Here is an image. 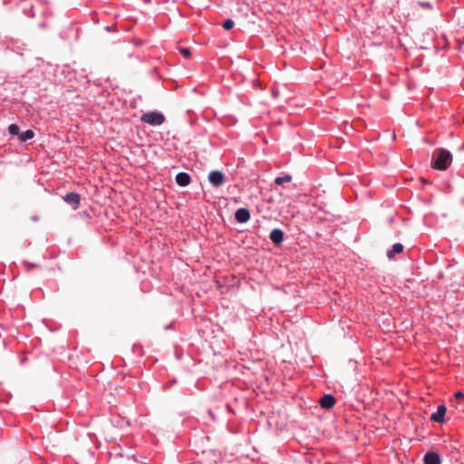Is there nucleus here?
Returning <instances> with one entry per match:
<instances>
[{
    "label": "nucleus",
    "instance_id": "obj_10",
    "mask_svg": "<svg viewBox=\"0 0 464 464\" xmlns=\"http://www.w3.org/2000/svg\"><path fill=\"white\" fill-rule=\"evenodd\" d=\"M423 462L424 464H440L441 459L437 452L428 451L423 457Z\"/></svg>",
    "mask_w": 464,
    "mask_h": 464
},
{
    "label": "nucleus",
    "instance_id": "obj_19",
    "mask_svg": "<svg viewBox=\"0 0 464 464\" xmlns=\"http://www.w3.org/2000/svg\"><path fill=\"white\" fill-rule=\"evenodd\" d=\"M180 53H181V54H182L185 58H188V57H189V56H190V51H189V49H188V48H183V49H181Z\"/></svg>",
    "mask_w": 464,
    "mask_h": 464
},
{
    "label": "nucleus",
    "instance_id": "obj_3",
    "mask_svg": "<svg viewBox=\"0 0 464 464\" xmlns=\"http://www.w3.org/2000/svg\"><path fill=\"white\" fill-rule=\"evenodd\" d=\"M208 179L213 187L218 188L224 184L226 177L220 170H212L209 172Z\"/></svg>",
    "mask_w": 464,
    "mask_h": 464
},
{
    "label": "nucleus",
    "instance_id": "obj_9",
    "mask_svg": "<svg viewBox=\"0 0 464 464\" xmlns=\"http://www.w3.org/2000/svg\"><path fill=\"white\" fill-rule=\"evenodd\" d=\"M175 181L179 187H187L191 183V177L187 172H179L175 177Z\"/></svg>",
    "mask_w": 464,
    "mask_h": 464
},
{
    "label": "nucleus",
    "instance_id": "obj_11",
    "mask_svg": "<svg viewBox=\"0 0 464 464\" xmlns=\"http://www.w3.org/2000/svg\"><path fill=\"white\" fill-rule=\"evenodd\" d=\"M403 251V245L401 243L393 244L391 250L387 252V256L392 259L394 257L396 254H400Z\"/></svg>",
    "mask_w": 464,
    "mask_h": 464
},
{
    "label": "nucleus",
    "instance_id": "obj_7",
    "mask_svg": "<svg viewBox=\"0 0 464 464\" xmlns=\"http://www.w3.org/2000/svg\"><path fill=\"white\" fill-rule=\"evenodd\" d=\"M251 218L250 211L246 208H239L235 212V219L237 223H246Z\"/></svg>",
    "mask_w": 464,
    "mask_h": 464
},
{
    "label": "nucleus",
    "instance_id": "obj_22",
    "mask_svg": "<svg viewBox=\"0 0 464 464\" xmlns=\"http://www.w3.org/2000/svg\"><path fill=\"white\" fill-rule=\"evenodd\" d=\"M168 388H169V386L168 385V383H165V384L163 385V389H164V390H166V389H168Z\"/></svg>",
    "mask_w": 464,
    "mask_h": 464
},
{
    "label": "nucleus",
    "instance_id": "obj_8",
    "mask_svg": "<svg viewBox=\"0 0 464 464\" xmlns=\"http://www.w3.org/2000/svg\"><path fill=\"white\" fill-rule=\"evenodd\" d=\"M446 411L447 408L444 404L439 405L437 411L430 415V420L438 423L444 422Z\"/></svg>",
    "mask_w": 464,
    "mask_h": 464
},
{
    "label": "nucleus",
    "instance_id": "obj_2",
    "mask_svg": "<svg viewBox=\"0 0 464 464\" xmlns=\"http://www.w3.org/2000/svg\"><path fill=\"white\" fill-rule=\"evenodd\" d=\"M140 120L149 125L160 126L164 123L166 119L162 112L158 111H150L143 113L140 117Z\"/></svg>",
    "mask_w": 464,
    "mask_h": 464
},
{
    "label": "nucleus",
    "instance_id": "obj_5",
    "mask_svg": "<svg viewBox=\"0 0 464 464\" xmlns=\"http://www.w3.org/2000/svg\"><path fill=\"white\" fill-rule=\"evenodd\" d=\"M336 402L335 397L333 394L325 393L319 400L321 408L324 410L332 409Z\"/></svg>",
    "mask_w": 464,
    "mask_h": 464
},
{
    "label": "nucleus",
    "instance_id": "obj_21",
    "mask_svg": "<svg viewBox=\"0 0 464 464\" xmlns=\"http://www.w3.org/2000/svg\"><path fill=\"white\" fill-rule=\"evenodd\" d=\"M226 408H227V410L229 412L234 413V411L232 410V408L230 407V405H229V404H227V405H226Z\"/></svg>",
    "mask_w": 464,
    "mask_h": 464
},
{
    "label": "nucleus",
    "instance_id": "obj_16",
    "mask_svg": "<svg viewBox=\"0 0 464 464\" xmlns=\"http://www.w3.org/2000/svg\"><path fill=\"white\" fill-rule=\"evenodd\" d=\"M234 25H235V22L232 19H230V18L226 19L222 23V27L226 31L231 30L234 27Z\"/></svg>",
    "mask_w": 464,
    "mask_h": 464
},
{
    "label": "nucleus",
    "instance_id": "obj_14",
    "mask_svg": "<svg viewBox=\"0 0 464 464\" xmlns=\"http://www.w3.org/2000/svg\"><path fill=\"white\" fill-rule=\"evenodd\" d=\"M8 132L12 136H17L20 135V128L16 123H12L8 126Z\"/></svg>",
    "mask_w": 464,
    "mask_h": 464
},
{
    "label": "nucleus",
    "instance_id": "obj_18",
    "mask_svg": "<svg viewBox=\"0 0 464 464\" xmlns=\"http://www.w3.org/2000/svg\"><path fill=\"white\" fill-rule=\"evenodd\" d=\"M24 266L26 267V271H29L30 269L38 266L36 264H33V263H29V262H24Z\"/></svg>",
    "mask_w": 464,
    "mask_h": 464
},
{
    "label": "nucleus",
    "instance_id": "obj_13",
    "mask_svg": "<svg viewBox=\"0 0 464 464\" xmlns=\"http://www.w3.org/2000/svg\"><path fill=\"white\" fill-rule=\"evenodd\" d=\"M292 180V176L289 174H285L284 176L276 177L275 179V183L276 185H283L284 183H288Z\"/></svg>",
    "mask_w": 464,
    "mask_h": 464
},
{
    "label": "nucleus",
    "instance_id": "obj_6",
    "mask_svg": "<svg viewBox=\"0 0 464 464\" xmlns=\"http://www.w3.org/2000/svg\"><path fill=\"white\" fill-rule=\"evenodd\" d=\"M63 200L72 206L73 209H77L80 206L81 197L76 192H68L63 197Z\"/></svg>",
    "mask_w": 464,
    "mask_h": 464
},
{
    "label": "nucleus",
    "instance_id": "obj_4",
    "mask_svg": "<svg viewBox=\"0 0 464 464\" xmlns=\"http://www.w3.org/2000/svg\"><path fill=\"white\" fill-rule=\"evenodd\" d=\"M284 238L285 233L281 228H274L269 234V239L276 246H280Z\"/></svg>",
    "mask_w": 464,
    "mask_h": 464
},
{
    "label": "nucleus",
    "instance_id": "obj_12",
    "mask_svg": "<svg viewBox=\"0 0 464 464\" xmlns=\"http://www.w3.org/2000/svg\"><path fill=\"white\" fill-rule=\"evenodd\" d=\"M34 131L33 130H27L25 131L21 132L18 137V140L21 142H25L29 140H32L34 137Z\"/></svg>",
    "mask_w": 464,
    "mask_h": 464
},
{
    "label": "nucleus",
    "instance_id": "obj_15",
    "mask_svg": "<svg viewBox=\"0 0 464 464\" xmlns=\"http://www.w3.org/2000/svg\"><path fill=\"white\" fill-rule=\"evenodd\" d=\"M23 13L28 16V17H34V6L33 5H26V6H24L23 7Z\"/></svg>",
    "mask_w": 464,
    "mask_h": 464
},
{
    "label": "nucleus",
    "instance_id": "obj_1",
    "mask_svg": "<svg viewBox=\"0 0 464 464\" xmlns=\"http://www.w3.org/2000/svg\"><path fill=\"white\" fill-rule=\"evenodd\" d=\"M452 154L444 148H438L432 153L431 167L438 170H446L452 162Z\"/></svg>",
    "mask_w": 464,
    "mask_h": 464
},
{
    "label": "nucleus",
    "instance_id": "obj_20",
    "mask_svg": "<svg viewBox=\"0 0 464 464\" xmlns=\"http://www.w3.org/2000/svg\"><path fill=\"white\" fill-rule=\"evenodd\" d=\"M455 398H456V399H458V400H462V399H464V392H459H459H457L455 393Z\"/></svg>",
    "mask_w": 464,
    "mask_h": 464
},
{
    "label": "nucleus",
    "instance_id": "obj_17",
    "mask_svg": "<svg viewBox=\"0 0 464 464\" xmlns=\"http://www.w3.org/2000/svg\"><path fill=\"white\" fill-rule=\"evenodd\" d=\"M419 5L426 9H432V5L430 2H420Z\"/></svg>",
    "mask_w": 464,
    "mask_h": 464
}]
</instances>
